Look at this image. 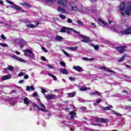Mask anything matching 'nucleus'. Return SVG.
<instances>
[{"label":"nucleus","instance_id":"c9c22d12","mask_svg":"<svg viewBox=\"0 0 131 131\" xmlns=\"http://www.w3.org/2000/svg\"><path fill=\"white\" fill-rule=\"evenodd\" d=\"M111 108H113V106H112V105L108 106H106V107H104L102 108L103 110L106 111V110H110L111 109Z\"/></svg>","mask_w":131,"mask_h":131},{"label":"nucleus","instance_id":"e2e57ef3","mask_svg":"<svg viewBox=\"0 0 131 131\" xmlns=\"http://www.w3.org/2000/svg\"><path fill=\"white\" fill-rule=\"evenodd\" d=\"M126 80H127V81H129V82H131V78L127 77Z\"/></svg>","mask_w":131,"mask_h":131},{"label":"nucleus","instance_id":"4be33fe9","mask_svg":"<svg viewBox=\"0 0 131 131\" xmlns=\"http://www.w3.org/2000/svg\"><path fill=\"white\" fill-rule=\"evenodd\" d=\"M38 25H39V23L37 22L36 25H33L32 24L30 25H27V27H28V28H35V27H36V26H38Z\"/></svg>","mask_w":131,"mask_h":131},{"label":"nucleus","instance_id":"4d7b16f0","mask_svg":"<svg viewBox=\"0 0 131 131\" xmlns=\"http://www.w3.org/2000/svg\"><path fill=\"white\" fill-rule=\"evenodd\" d=\"M23 75H24V73L23 72L20 73L18 74V76H19V77H21V76H23Z\"/></svg>","mask_w":131,"mask_h":131},{"label":"nucleus","instance_id":"b1692460","mask_svg":"<svg viewBox=\"0 0 131 131\" xmlns=\"http://www.w3.org/2000/svg\"><path fill=\"white\" fill-rule=\"evenodd\" d=\"M71 9L73 12H78V7L76 6H71Z\"/></svg>","mask_w":131,"mask_h":131},{"label":"nucleus","instance_id":"cd10ccee","mask_svg":"<svg viewBox=\"0 0 131 131\" xmlns=\"http://www.w3.org/2000/svg\"><path fill=\"white\" fill-rule=\"evenodd\" d=\"M48 75L49 76H51V77H52V78L54 79V80H55V81H57L58 80V78H57V77H56V76L51 74V73H48Z\"/></svg>","mask_w":131,"mask_h":131},{"label":"nucleus","instance_id":"f704fd0d","mask_svg":"<svg viewBox=\"0 0 131 131\" xmlns=\"http://www.w3.org/2000/svg\"><path fill=\"white\" fill-rule=\"evenodd\" d=\"M24 52L25 54H30V53L33 52L32 51H31V50H30L29 49H27L24 50Z\"/></svg>","mask_w":131,"mask_h":131},{"label":"nucleus","instance_id":"09e8293b","mask_svg":"<svg viewBox=\"0 0 131 131\" xmlns=\"http://www.w3.org/2000/svg\"><path fill=\"white\" fill-rule=\"evenodd\" d=\"M33 97H38V93H34L33 94Z\"/></svg>","mask_w":131,"mask_h":131},{"label":"nucleus","instance_id":"7ed1b4c3","mask_svg":"<svg viewBox=\"0 0 131 131\" xmlns=\"http://www.w3.org/2000/svg\"><path fill=\"white\" fill-rule=\"evenodd\" d=\"M6 2H7L8 4H10V5H12L9 6L10 8H11V9H14L16 11H20V12H22L23 13H25V10L19 7V6H17L16 4H15V3H14L12 1L6 0Z\"/></svg>","mask_w":131,"mask_h":131},{"label":"nucleus","instance_id":"9b49d317","mask_svg":"<svg viewBox=\"0 0 131 131\" xmlns=\"http://www.w3.org/2000/svg\"><path fill=\"white\" fill-rule=\"evenodd\" d=\"M120 33L122 35H126L127 34H131V28L129 27L126 30L121 31Z\"/></svg>","mask_w":131,"mask_h":131},{"label":"nucleus","instance_id":"72a5a7b5","mask_svg":"<svg viewBox=\"0 0 131 131\" xmlns=\"http://www.w3.org/2000/svg\"><path fill=\"white\" fill-rule=\"evenodd\" d=\"M20 5L24 7H27L28 8L31 7V5L28 3H21Z\"/></svg>","mask_w":131,"mask_h":131},{"label":"nucleus","instance_id":"2eb2a0df","mask_svg":"<svg viewBox=\"0 0 131 131\" xmlns=\"http://www.w3.org/2000/svg\"><path fill=\"white\" fill-rule=\"evenodd\" d=\"M11 57L13 58V59H14V60L18 61L19 62H25L24 59H23V58H21L16 55H11Z\"/></svg>","mask_w":131,"mask_h":131},{"label":"nucleus","instance_id":"c756f323","mask_svg":"<svg viewBox=\"0 0 131 131\" xmlns=\"http://www.w3.org/2000/svg\"><path fill=\"white\" fill-rule=\"evenodd\" d=\"M99 22H100L102 24H103L104 26H108V24L104 22V20L101 18H98Z\"/></svg>","mask_w":131,"mask_h":131},{"label":"nucleus","instance_id":"412c9836","mask_svg":"<svg viewBox=\"0 0 131 131\" xmlns=\"http://www.w3.org/2000/svg\"><path fill=\"white\" fill-rule=\"evenodd\" d=\"M70 115L71 116V119H74V118H75L76 117V113L72 111L70 112Z\"/></svg>","mask_w":131,"mask_h":131},{"label":"nucleus","instance_id":"79ce46f5","mask_svg":"<svg viewBox=\"0 0 131 131\" xmlns=\"http://www.w3.org/2000/svg\"><path fill=\"white\" fill-rule=\"evenodd\" d=\"M90 46L94 47L95 50H98V49H99V46L98 45L94 46V44H91Z\"/></svg>","mask_w":131,"mask_h":131},{"label":"nucleus","instance_id":"37998d69","mask_svg":"<svg viewBox=\"0 0 131 131\" xmlns=\"http://www.w3.org/2000/svg\"><path fill=\"white\" fill-rule=\"evenodd\" d=\"M0 46H1V47H3V48L8 47V45L6 43H0Z\"/></svg>","mask_w":131,"mask_h":131},{"label":"nucleus","instance_id":"423d86ee","mask_svg":"<svg viewBox=\"0 0 131 131\" xmlns=\"http://www.w3.org/2000/svg\"><path fill=\"white\" fill-rule=\"evenodd\" d=\"M69 123H70V122L63 121L61 122V126H68L70 127L71 131H74V127L73 126H70Z\"/></svg>","mask_w":131,"mask_h":131},{"label":"nucleus","instance_id":"bf43d9fd","mask_svg":"<svg viewBox=\"0 0 131 131\" xmlns=\"http://www.w3.org/2000/svg\"><path fill=\"white\" fill-rule=\"evenodd\" d=\"M8 68H5L4 69V70H3V72H5V73H7V72H8Z\"/></svg>","mask_w":131,"mask_h":131},{"label":"nucleus","instance_id":"1a4fd4ad","mask_svg":"<svg viewBox=\"0 0 131 131\" xmlns=\"http://www.w3.org/2000/svg\"><path fill=\"white\" fill-rule=\"evenodd\" d=\"M45 98L47 100H55V99L58 98V96L57 95H53V94H48L47 95H46L45 94Z\"/></svg>","mask_w":131,"mask_h":131},{"label":"nucleus","instance_id":"f8f14e48","mask_svg":"<svg viewBox=\"0 0 131 131\" xmlns=\"http://www.w3.org/2000/svg\"><path fill=\"white\" fill-rule=\"evenodd\" d=\"M116 50L120 53L125 52V46H118L116 47Z\"/></svg>","mask_w":131,"mask_h":131},{"label":"nucleus","instance_id":"c85d7f7f","mask_svg":"<svg viewBox=\"0 0 131 131\" xmlns=\"http://www.w3.org/2000/svg\"><path fill=\"white\" fill-rule=\"evenodd\" d=\"M75 95H76V92H73L72 93L68 94V95L69 96V97H70V98H73V97H74Z\"/></svg>","mask_w":131,"mask_h":131},{"label":"nucleus","instance_id":"69168bd1","mask_svg":"<svg viewBox=\"0 0 131 131\" xmlns=\"http://www.w3.org/2000/svg\"><path fill=\"white\" fill-rule=\"evenodd\" d=\"M125 67H126L127 68H131L130 66L128 65V64H125Z\"/></svg>","mask_w":131,"mask_h":131},{"label":"nucleus","instance_id":"39448f33","mask_svg":"<svg viewBox=\"0 0 131 131\" xmlns=\"http://www.w3.org/2000/svg\"><path fill=\"white\" fill-rule=\"evenodd\" d=\"M73 29L72 28H66L65 27H62L60 30V32H62V33H71V32H73Z\"/></svg>","mask_w":131,"mask_h":131},{"label":"nucleus","instance_id":"603ef678","mask_svg":"<svg viewBox=\"0 0 131 131\" xmlns=\"http://www.w3.org/2000/svg\"><path fill=\"white\" fill-rule=\"evenodd\" d=\"M47 67H49L50 69H54V67L51 64H47Z\"/></svg>","mask_w":131,"mask_h":131},{"label":"nucleus","instance_id":"0e129e2a","mask_svg":"<svg viewBox=\"0 0 131 131\" xmlns=\"http://www.w3.org/2000/svg\"><path fill=\"white\" fill-rule=\"evenodd\" d=\"M91 124H92V125H101V124H96L94 123H91Z\"/></svg>","mask_w":131,"mask_h":131},{"label":"nucleus","instance_id":"680f3d73","mask_svg":"<svg viewBox=\"0 0 131 131\" xmlns=\"http://www.w3.org/2000/svg\"><path fill=\"white\" fill-rule=\"evenodd\" d=\"M82 60H84V61H88V60H89V58H88L86 57H83Z\"/></svg>","mask_w":131,"mask_h":131},{"label":"nucleus","instance_id":"f03ea898","mask_svg":"<svg viewBox=\"0 0 131 131\" xmlns=\"http://www.w3.org/2000/svg\"><path fill=\"white\" fill-rule=\"evenodd\" d=\"M73 32L77 35L74 36V37H81V38H83V39L81 40L82 42H92V40L90 39V38L80 34L79 32L76 30H73Z\"/></svg>","mask_w":131,"mask_h":131},{"label":"nucleus","instance_id":"ddd939ff","mask_svg":"<svg viewBox=\"0 0 131 131\" xmlns=\"http://www.w3.org/2000/svg\"><path fill=\"white\" fill-rule=\"evenodd\" d=\"M26 57H28L30 59H32L33 60H35V55L34 53L31 52L29 54H25Z\"/></svg>","mask_w":131,"mask_h":131},{"label":"nucleus","instance_id":"a211bd4d","mask_svg":"<svg viewBox=\"0 0 131 131\" xmlns=\"http://www.w3.org/2000/svg\"><path fill=\"white\" fill-rule=\"evenodd\" d=\"M90 96H101V93H100L99 91H95L94 92H92L90 93Z\"/></svg>","mask_w":131,"mask_h":131},{"label":"nucleus","instance_id":"f257e3e1","mask_svg":"<svg viewBox=\"0 0 131 131\" xmlns=\"http://www.w3.org/2000/svg\"><path fill=\"white\" fill-rule=\"evenodd\" d=\"M24 102V104H26L27 106H32V107H34V109H36V110H39L42 112H47L48 111L46 110V106H45L43 104L40 103L39 106L34 102H32V101L28 99V98H25Z\"/></svg>","mask_w":131,"mask_h":131},{"label":"nucleus","instance_id":"f3484780","mask_svg":"<svg viewBox=\"0 0 131 131\" xmlns=\"http://www.w3.org/2000/svg\"><path fill=\"white\" fill-rule=\"evenodd\" d=\"M96 122H98V121H100L101 122H102L103 123H106V122H108V120L107 119L99 118V119H96Z\"/></svg>","mask_w":131,"mask_h":131},{"label":"nucleus","instance_id":"9d476101","mask_svg":"<svg viewBox=\"0 0 131 131\" xmlns=\"http://www.w3.org/2000/svg\"><path fill=\"white\" fill-rule=\"evenodd\" d=\"M57 4H58V5H61V6H62L64 8H66L67 5H68V2L67 0H58L57 1Z\"/></svg>","mask_w":131,"mask_h":131},{"label":"nucleus","instance_id":"2f4dec72","mask_svg":"<svg viewBox=\"0 0 131 131\" xmlns=\"http://www.w3.org/2000/svg\"><path fill=\"white\" fill-rule=\"evenodd\" d=\"M57 10L58 11V12H61V13H65L66 12L65 9L62 8L61 7H60V6L58 7Z\"/></svg>","mask_w":131,"mask_h":131},{"label":"nucleus","instance_id":"052dcab7","mask_svg":"<svg viewBox=\"0 0 131 131\" xmlns=\"http://www.w3.org/2000/svg\"><path fill=\"white\" fill-rule=\"evenodd\" d=\"M68 23H72V20L70 18L68 19Z\"/></svg>","mask_w":131,"mask_h":131},{"label":"nucleus","instance_id":"8fccbe9b","mask_svg":"<svg viewBox=\"0 0 131 131\" xmlns=\"http://www.w3.org/2000/svg\"><path fill=\"white\" fill-rule=\"evenodd\" d=\"M77 23H78L79 25H83V23H82V22L80 20H77Z\"/></svg>","mask_w":131,"mask_h":131},{"label":"nucleus","instance_id":"6e6552de","mask_svg":"<svg viewBox=\"0 0 131 131\" xmlns=\"http://www.w3.org/2000/svg\"><path fill=\"white\" fill-rule=\"evenodd\" d=\"M125 9V3L124 2H122L120 4V11L122 14V16H124L125 13H124V9Z\"/></svg>","mask_w":131,"mask_h":131},{"label":"nucleus","instance_id":"a878e982","mask_svg":"<svg viewBox=\"0 0 131 131\" xmlns=\"http://www.w3.org/2000/svg\"><path fill=\"white\" fill-rule=\"evenodd\" d=\"M60 72L62 73V74H66L67 75L69 73L68 71L66 70V69H60Z\"/></svg>","mask_w":131,"mask_h":131},{"label":"nucleus","instance_id":"774afa93","mask_svg":"<svg viewBox=\"0 0 131 131\" xmlns=\"http://www.w3.org/2000/svg\"><path fill=\"white\" fill-rule=\"evenodd\" d=\"M28 78V76L27 75H26L25 76H24V79H27Z\"/></svg>","mask_w":131,"mask_h":131},{"label":"nucleus","instance_id":"a19ab883","mask_svg":"<svg viewBox=\"0 0 131 131\" xmlns=\"http://www.w3.org/2000/svg\"><path fill=\"white\" fill-rule=\"evenodd\" d=\"M62 52L67 56V57H70V55H69V53L65 51L64 50H62Z\"/></svg>","mask_w":131,"mask_h":131},{"label":"nucleus","instance_id":"58836bf2","mask_svg":"<svg viewBox=\"0 0 131 131\" xmlns=\"http://www.w3.org/2000/svg\"><path fill=\"white\" fill-rule=\"evenodd\" d=\"M7 69L10 71H13V70H14V67H13L12 66H8Z\"/></svg>","mask_w":131,"mask_h":131},{"label":"nucleus","instance_id":"bb28decb","mask_svg":"<svg viewBox=\"0 0 131 131\" xmlns=\"http://www.w3.org/2000/svg\"><path fill=\"white\" fill-rule=\"evenodd\" d=\"M30 90H31V91H34L35 90V89L34 88V86H27V89L26 91H27V92H29L30 91Z\"/></svg>","mask_w":131,"mask_h":131},{"label":"nucleus","instance_id":"393cba45","mask_svg":"<svg viewBox=\"0 0 131 131\" xmlns=\"http://www.w3.org/2000/svg\"><path fill=\"white\" fill-rule=\"evenodd\" d=\"M9 104H10L11 106H14V105H16L17 104V102L14 101V99H11L9 101Z\"/></svg>","mask_w":131,"mask_h":131},{"label":"nucleus","instance_id":"ea45409f","mask_svg":"<svg viewBox=\"0 0 131 131\" xmlns=\"http://www.w3.org/2000/svg\"><path fill=\"white\" fill-rule=\"evenodd\" d=\"M59 16L60 17V18H61V19H62V20H65V19H66V16H65V15H63V14H59Z\"/></svg>","mask_w":131,"mask_h":131},{"label":"nucleus","instance_id":"4468645a","mask_svg":"<svg viewBox=\"0 0 131 131\" xmlns=\"http://www.w3.org/2000/svg\"><path fill=\"white\" fill-rule=\"evenodd\" d=\"M73 69H74V70H76V71H78V72H82L83 71H84L81 67H79L78 66H74Z\"/></svg>","mask_w":131,"mask_h":131},{"label":"nucleus","instance_id":"13d9d810","mask_svg":"<svg viewBox=\"0 0 131 131\" xmlns=\"http://www.w3.org/2000/svg\"><path fill=\"white\" fill-rule=\"evenodd\" d=\"M125 109H126V110H130L131 107L130 106H126Z\"/></svg>","mask_w":131,"mask_h":131},{"label":"nucleus","instance_id":"4c0bfd02","mask_svg":"<svg viewBox=\"0 0 131 131\" xmlns=\"http://www.w3.org/2000/svg\"><path fill=\"white\" fill-rule=\"evenodd\" d=\"M78 101H79V102H81V103H84L85 102H89V101L85 100L80 98H78Z\"/></svg>","mask_w":131,"mask_h":131},{"label":"nucleus","instance_id":"a18cd8bd","mask_svg":"<svg viewBox=\"0 0 131 131\" xmlns=\"http://www.w3.org/2000/svg\"><path fill=\"white\" fill-rule=\"evenodd\" d=\"M41 91L42 94H46V93H47L46 89H43V88H41Z\"/></svg>","mask_w":131,"mask_h":131},{"label":"nucleus","instance_id":"c03bdc74","mask_svg":"<svg viewBox=\"0 0 131 131\" xmlns=\"http://www.w3.org/2000/svg\"><path fill=\"white\" fill-rule=\"evenodd\" d=\"M60 64L61 66H62L63 67H66V64L65 63V62L60 61Z\"/></svg>","mask_w":131,"mask_h":131},{"label":"nucleus","instance_id":"6ab92c4d","mask_svg":"<svg viewBox=\"0 0 131 131\" xmlns=\"http://www.w3.org/2000/svg\"><path fill=\"white\" fill-rule=\"evenodd\" d=\"M68 50H70V51H72V52H76L78 50V47H68Z\"/></svg>","mask_w":131,"mask_h":131},{"label":"nucleus","instance_id":"7c9ffc66","mask_svg":"<svg viewBox=\"0 0 131 131\" xmlns=\"http://www.w3.org/2000/svg\"><path fill=\"white\" fill-rule=\"evenodd\" d=\"M102 102V99L99 98L96 100V102H95L93 104L94 106H97V104H99V103H101Z\"/></svg>","mask_w":131,"mask_h":131},{"label":"nucleus","instance_id":"e433bc0d","mask_svg":"<svg viewBox=\"0 0 131 131\" xmlns=\"http://www.w3.org/2000/svg\"><path fill=\"white\" fill-rule=\"evenodd\" d=\"M112 112L113 113V114H115L117 116H122V115L120 113H117L114 111H112Z\"/></svg>","mask_w":131,"mask_h":131},{"label":"nucleus","instance_id":"3c124183","mask_svg":"<svg viewBox=\"0 0 131 131\" xmlns=\"http://www.w3.org/2000/svg\"><path fill=\"white\" fill-rule=\"evenodd\" d=\"M41 60L42 61H47V58H46V57L45 56H42V57H41Z\"/></svg>","mask_w":131,"mask_h":131},{"label":"nucleus","instance_id":"dca6fc26","mask_svg":"<svg viewBox=\"0 0 131 131\" xmlns=\"http://www.w3.org/2000/svg\"><path fill=\"white\" fill-rule=\"evenodd\" d=\"M100 69H101V70H105V71H107V72L115 73V72L114 71H112L110 70L109 68H106L105 67H100Z\"/></svg>","mask_w":131,"mask_h":131},{"label":"nucleus","instance_id":"de8ad7c7","mask_svg":"<svg viewBox=\"0 0 131 131\" xmlns=\"http://www.w3.org/2000/svg\"><path fill=\"white\" fill-rule=\"evenodd\" d=\"M80 90L81 91V92H83L84 91H86V88H84V87H83V88H81L80 89Z\"/></svg>","mask_w":131,"mask_h":131},{"label":"nucleus","instance_id":"20e7f679","mask_svg":"<svg viewBox=\"0 0 131 131\" xmlns=\"http://www.w3.org/2000/svg\"><path fill=\"white\" fill-rule=\"evenodd\" d=\"M15 41H17L18 43V45L20 48L22 49L25 46L27 45V41H25L24 39L21 38H16L15 40Z\"/></svg>","mask_w":131,"mask_h":131},{"label":"nucleus","instance_id":"aec40b11","mask_svg":"<svg viewBox=\"0 0 131 131\" xmlns=\"http://www.w3.org/2000/svg\"><path fill=\"white\" fill-rule=\"evenodd\" d=\"M11 76L10 75H5V76H3L2 77V80H3V81H4V80H8L9 79H11Z\"/></svg>","mask_w":131,"mask_h":131},{"label":"nucleus","instance_id":"5fc2aeb1","mask_svg":"<svg viewBox=\"0 0 131 131\" xmlns=\"http://www.w3.org/2000/svg\"><path fill=\"white\" fill-rule=\"evenodd\" d=\"M10 94H17V91L12 90L10 92Z\"/></svg>","mask_w":131,"mask_h":131},{"label":"nucleus","instance_id":"473e14b6","mask_svg":"<svg viewBox=\"0 0 131 131\" xmlns=\"http://www.w3.org/2000/svg\"><path fill=\"white\" fill-rule=\"evenodd\" d=\"M125 57H126V55H124L121 58H120L118 60V63H120V62H122L123 60L125 59Z\"/></svg>","mask_w":131,"mask_h":131},{"label":"nucleus","instance_id":"0eeeda50","mask_svg":"<svg viewBox=\"0 0 131 131\" xmlns=\"http://www.w3.org/2000/svg\"><path fill=\"white\" fill-rule=\"evenodd\" d=\"M128 6L126 7L125 9V13L126 15H127V16H130V13H131V2H129L127 3Z\"/></svg>","mask_w":131,"mask_h":131},{"label":"nucleus","instance_id":"338daca9","mask_svg":"<svg viewBox=\"0 0 131 131\" xmlns=\"http://www.w3.org/2000/svg\"><path fill=\"white\" fill-rule=\"evenodd\" d=\"M24 83V80H20L19 81V83Z\"/></svg>","mask_w":131,"mask_h":131},{"label":"nucleus","instance_id":"6e6d98bb","mask_svg":"<svg viewBox=\"0 0 131 131\" xmlns=\"http://www.w3.org/2000/svg\"><path fill=\"white\" fill-rule=\"evenodd\" d=\"M42 51H43V52H45V53H48V50L47 49H46V48H45V47H42L41 48Z\"/></svg>","mask_w":131,"mask_h":131},{"label":"nucleus","instance_id":"49530a36","mask_svg":"<svg viewBox=\"0 0 131 131\" xmlns=\"http://www.w3.org/2000/svg\"><path fill=\"white\" fill-rule=\"evenodd\" d=\"M69 79L71 81H75L76 80L75 77H70Z\"/></svg>","mask_w":131,"mask_h":131},{"label":"nucleus","instance_id":"864d4df0","mask_svg":"<svg viewBox=\"0 0 131 131\" xmlns=\"http://www.w3.org/2000/svg\"><path fill=\"white\" fill-rule=\"evenodd\" d=\"M1 37L2 38V39H7V38H6L5 35L4 34H2Z\"/></svg>","mask_w":131,"mask_h":131},{"label":"nucleus","instance_id":"5701e85b","mask_svg":"<svg viewBox=\"0 0 131 131\" xmlns=\"http://www.w3.org/2000/svg\"><path fill=\"white\" fill-rule=\"evenodd\" d=\"M55 40H57V41L61 42L63 40V37H62L60 36L57 35L55 37Z\"/></svg>","mask_w":131,"mask_h":131}]
</instances>
